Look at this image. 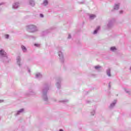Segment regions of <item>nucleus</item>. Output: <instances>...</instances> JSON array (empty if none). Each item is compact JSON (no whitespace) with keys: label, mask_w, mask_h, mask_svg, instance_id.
Here are the masks:
<instances>
[{"label":"nucleus","mask_w":131,"mask_h":131,"mask_svg":"<svg viewBox=\"0 0 131 131\" xmlns=\"http://www.w3.org/2000/svg\"><path fill=\"white\" fill-rule=\"evenodd\" d=\"M21 49L24 52H26V51L27 50V49H26V47L24 46H21Z\"/></svg>","instance_id":"7ed1b4c3"},{"label":"nucleus","mask_w":131,"mask_h":131,"mask_svg":"<svg viewBox=\"0 0 131 131\" xmlns=\"http://www.w3.org/2000/svg\"><path fill=\"white\" fill-rule=\"evenodd\" d=\"M114 9L115 10H118V9H119V5L116 4Z\"/></svg>","instance_id":"20e7f679"},{"label":"nucleus","mask_w":131,"mask_h":131,"mask_svg":"<svg viewBox=\"0 0 131 131\" xmlns=\"http://www.w3.org/2000/svg\"><path fill=\"white\" fill-rule=\"evenodd\" d=\"M0 55H1L2 56H4L6 55V52H5V51L1 50H0Z\"/></svg>","instance_id":"f03ea898"},{"label":"nucleus","mask_w":131,"mask_h":131,"mask_svg":"<svg viewBox=\"0 0 131 131\" xmlns=\"http://www.w3.org/2000/svg\"><path fill=\"white\" fill-rule=\"evenodd\" d=\"M116 48L114 47H113L111 48V51H116Z\"/></svg>","instance_id":"423d86ee"},{"label":"nucleus","mask_w":131,"mask_h":131,"mask_svg":"<svg viewBox=\"0 0 131 131\" xmlns=\"http://www.w3.org/2000/svg\"><path fill=\"white\" fill-rule=\"evenodd\" d=\"M107 75L108 76H111V75L110 74V72H107Z\"/></svg>","instance_id":"9d476101"},{"label":"nucleus","mask_w":131,"mask_h":131,"mask_svg":"<svg viewBox=\"0 0 131 131\" xmlns=\"http://www.w3.org/2000/svg\"><path fill=\"white\" fill-rule=\"evenodd\" d=\"M97 31H98L97 30H95L94 32V34H96V33H97Z\"/></svg>","instance_id":"9b49d317"},{"label":"nucleus","mask_w":131,"mask_h":131,"mask_svg":"<svg viewBox=\"0 0 131 131\" xmlns=\"http://www.w3.org/2000/svg\"><path fill=\"white\" fill-rule=\"evenodd\" d=\"M59 131H63V130L62 129H60Z\"/></svg>","instance_id":"4468645a"},{"label":"nucleus","mask_w":131,"mask_h":131,"mask_svg":"<svg viewBox=\"0 0 131 131\" xmlns=\"http://www.w3.org/2000/svg\"><path fill=\"white\" fill-rule=\"evenodd\" d=\"M91 19H94V18H96V15L92 14L90 15Z\"/></svg>","instance_id":"39448f33"},{"label":"nucleus","mask_w":131,"mask_h":131,"mask_svg":"<svg viewBox=\"0 0 131 131\" xmlns=\"http://www.w3.org/2000/svg\"><path fill=\"white\" fill-rule=\"evenodd\" d=\"M35 46H38V45H37V44H35Z\"/></svg>","instance_id":"2eb2a0df"},{"label":"nucleus","mask_w":131,"mask_h":131,"mask_svg":"<svg viewBox=\"0 0 131 131\" xmlns=\"http://www.w3.org/2000/svg\"><path fill=\"white\" fill-rule=\"evenodd\" d=\"M6 38H9V35H5Z\"/></svg>","instance_id":"6e6552de"},{"label":"nucleus","mask_w":131,"mask_h":131,"mask_svg":"<svg viewBox=\"0 0 131 131\" xmlns=\"http://www.w3.org/2000/svg\"><path fill=\"white\" fill-rule=\"evenodd\" d=\"M29 29H30L31 32H34L36 30V27L34 25L29 26Z\"/></svg>","instance_id":"f257e3e1"},{"label":"nucleus","mask_w":131,"mask_h":131,"mask_svg":"<svg viewBox=\"0 0 131 131\" xmlns=\"http://www.w3.org/2000/svg\"><path fill=\"white\" fill-rule=\"evenodd\" d=\"M40 16L42 18L43 17V15L42 14H40Z\"/></svg>","instance_id":"f8f14e48"},{"label":"nucleus","mask_w":131,"mask_h":131,"mask_svg":"<svg viewBox=\"0 0 131 131\" xmlns=\"http://www.w3.org/2000/svg\"><path fill=\"white\" fill-rule=\"evenodd\" d=\"M100 68V67L96 66L95 67V69H99Z\"/></svg>","instance_id":"1a4fd4ad"},{"label":"nucleus","mask_w":131,"mask_h":131,"mask_svg":"<svg viewBox=\"0 0 131 131\" xmlns=\"http://www.w3.org/2000/svg\"><path fill=\"white\" fill-rule=\"evenodd\" d=\"M70 37H69L70 38Z\"/></svg>","instance_id":"dca6fc26"},{"label":"nucleus","mask_w":131,"mask_h":131,"mask_svg":"<svg viewBox=\"0 0 131 131\" xmlns=\"http://www.w3.org/2000/svg\"><path fill=\"white\" fill-rule=\"evenodd\" d=\"M43 4H44L45 6H47V5H48V1L45 0L43 2Z\"/></svg>","instance_id":"0eeeda50"},{"label":"nucleus","mask_w":131,"mask_h":131,"mask_svg":"<svg viewBox=\"0 0 131 131\" xmlns=\"http://www.w3.org/2000/svg\"><path fill=\"white\" fill-rule=\"evenodd\" d=\"M23 111H24V110L21 109L18 112H23Z\"/></svg>","instance_id":"ddd939ff"}]
</instances>
